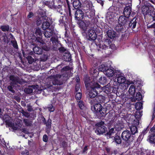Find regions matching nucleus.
I'll use <instances>...</instances> for the list:
<instances>
[{
	"mask_svg": "<svg viewBox=\"0 0 155 155\" xmlns=\"http://www.w3.org/2000/svg\"><path fill=\"white\" fill-rule=\"evenodd\" d=\"M90 78L86 76L84 78V81L86 87L88 91L87 92V98L90 104H93L95 102V98L98 95L97 90L101 86L96 81H90Z\"/></svg>",
	"mask_w": 155,
	"mask_h": 155,
	"instance_id": "f257e3e1",
	"label": "nucleus"
},
{
	"mask_svg": "<svg viewBox=\"0 0 155 155\" xmlns=\"http://www.w3.org/2000/svg\"><path fill=\"white\" fill-rule=\"evenodd\" d=\"M92 110L96 115L97 117L99 119H103L107 114L106 107H104L100 103L94 102V104H90Z\"/></svg>",
	"mask_w": 155,
	"mask_h": 155,
	"instance_id": "f03ea898",
	"label": "nucleus"
},
{
	"mask_svg": "<svg viewBox=\"0 0 155 155\" xmlns=\"http://www.w3.org/2000/svg\"><path fill=\"white\" fill-rule=\"evenodd\" d=\"M121 137L123 144L125 147H127L135 143L136 137L135 136L132 135L128 130H124L122 132Z\"/></svg>",
	"mask_w": 155,
	"mask_h": 155,
	"instance_id": "7ed1b4c3",
	"label": "nucleus"
},
{
	"mask_svg": "<svg viewBox=\"0 0 155 155\" xmlns=\"http://www.w3.org/2000/svg\"><path fill=\"white\" fill-rule=\"evenodd\" d=\"M142 12L143 14H148L147 21L148 23L155 21V9L150 5H145L142 8Z\"/></svg>",
	"mask_w": 155,
	"mask_h": 155,
	"instance_id": "20e7f679",
	"label": "nucleus"
},
{
	"mask_svg": "<svg viewBox=\"0 0 155 155\" xmlns=\"http://www.w3.org/2000/svg\"><path fill=\"white\" fill-rule=\"evenodd\" d=\"M111 41L110 40L108 39L105 40V41L102 44L101 43L96 44L97 47V49L99 51H100L102 53H105V54H108V53L107 52L108 51V50L111 48V46L113 47H115L114 45H111L110 44L111 43Z\"/></svg>",
	"mask_w": 155,
	"mask_h": 155,
	"instance_id": "39448f33",
	"label": "nucleus"
},
{
	"mask_svg": "<svg viewBox=\"0 0 155 155\" xmlns=\"http://www.w3.org/2000/svg\"><path fill=\"white\" fill-rule=\"evenodd\" d=\"M104 122L101 121L95 124L96 130L95 133L97 135H100L105 133L107 131V128L104 126Z\"/></svg>",
	"mask_w": 155,
	"mask_h": 155,
	"instance_id": "423d86ee",
	"label": "nucleus"
},
{
	"mask_svg": "<svg viewBox=\"0 0 155 155\" xmlns=\"http://www.w3.org/2000/svg\"><path fill=\"white\" fill-rule=\"evenodd\" d=\"M89 7L85 11V19L87 21H89L90 23L91 21L93 18L94 16V13L90 8V5L88 4ZM88 8V7H87Z\"/></svg>",
	"mask_w": 155,
	"mask_h": 155,
	"instance_id": "0eeeda50",
	"label": "nucleus"
},
{
	"mask_svg": "<svg viewBox=\"0 0 155 155\" xmlns=\"http://www.w3.org/2000/svg\"><path fill=\"white\" fill-rule=\"evenodd\" d=\"M74 12H71V13H74V18L75 20L79 21L82 20L84 16L83 12L81 10L78 9L76 10L74 9Z\"/></svg>",
	"mask_w": 155,
	"mask_h": 155,
	"instance_id": "6e6552de",
	"label": "nucleus"
},
{
	"mask_svg": "<svg viewBox=\"0 0 155 155\" xmlns=\"http://www.w3.org/2000/svg\"><path fill=\"white\" fill-rule=\"evenodd\" d=\"M86 34L87 38L89 40L94 41L97 38V35L93 30H88Z\"/></svg>",
	"mask_w": 155,
	"mask_h": 155,
	"instance_id": "1a4fd4ad",
	"label": "nucleus"
},
{
	"mask_svg": "<svg viewBox=\"0 0 155 155\" xmlns=\"http://www.w3.org/2000/svg\"><path fill=\"white\" fill-rule=\"evenodd\" d=\"M114 29L119 33H123L126 31V28L125 25L118 23L114 28Z\"/></svg>",
	"mask_w": 155,
	"mask_h": 155,
	"instance_id": "9d476101",
	"label": "nucleus"
},
{
	"mask_svg": "<svg viewBox=\"0 0 155 155\" xmlns=\"http://www.w3.org/2000/svg\"><path fill=\"white\" fill-rule=\"evenodd\" d=\"M9 79L12 81L14 84H22V80L17 76H15L14 75H11L9 76Z\"/></svg>",
	"mask_w": 155,
	"mask_h": 155,
	"instance_id": "9b49d317",
	"label": "nucleus"
},
{
	"mask_svg": "<svg viewBox=\"0 0 155 155\" xmlns=\"http://www.w3.org/2000/svg\"><path fill=\"white\" fill-rule=\"evenodd\" d=\"M55 1V0H42V2L43 5L51 8H55V7L54 6Z\"/></svg>",
	"mask_w": 155,
	"mask_h": 155,
	"instance_id": "f8f14e48",
	"label": "nucleus"
},
{
	"mask_svg": "<svg viewBox=\"0 0 155 155\" xmlns=\"http://www.w3.org/2000/svg\"><path fill=\"white\" fill-rule=\"evenodd\" d=\"M120 85V84L117 81L114 82L112 87V91L114 93L116 94L117 93L120 92L121 89L119 88Z\"/></svg>",
	"mask_w": 155,
	"mask_h": 155,
	"instance_id": "ddd939ff",
	"label": "nucleus"
},
{
	"mask_svg": "<svg viewBox=\"0 0 155 155\" xmlns=\"http://www.w3.org/2000/svg\"><path fill=\"white\" fill-rule=\"evenodd\" d=\"M129 17L125 16V15H121L120 16L119 18L118 19V23H121V24L125 25H127V23H128V19Z\"/></svg>",
	"mask_w": 155,
	"mask_h": 155,
	"instance_id": "4468645a",
	"label": "nucleus"
},
{
	"mask_svg": "<svg viewBox=\"0 0 155 155\" xmlns=\"http://www.w3.org/2000/svg\"><path fill=\"white\" fill-rule=\"evenodd\" d=\"M121 137L120 135H118L117 133L112 138V142L116 144H121L122 140Z\"/></svg>",
	"mask_w": 155,
	"mask_h": 155,
	"instance_id": "2eb2a0df",
	"label": "nucleus"
},
{
	"mask_svg": "<svg viewBox=\"0 0 155 155\" xmlns=\"http://www.w3.org/2000/svg\"><path fill=\"white\" fill-rule=\"evenodd\" d=\"M78 21V24L79 27L84 29L85 28L86 26H88L90 24L89 21H87L85 19L84 21L81 20V21Z\"/></svg>",
	"mask_w": 155,
	"mask_h": 155,
	"instance_id": "dca6fc26",
	"label": "nucleus"
},
{
	"mask_svg": "<svg viewBox=\"0 0 155 155\" xmlns=\"http://www.w3.org/2000/svg\"><path fill=\"white\" fill-rule=\"evenodd\" d=\"M52 120L50 117L48 118L47 122L45 124L46 125L45 130L46 133L48 134L50 133L51 128V124H52Z\"/></svg>",
	"mask_w": 155,
	"mask_h": 155,
	"instance_id": "f3484780",
	"label": "nucleus"
},
{
	"mask_svg": "<svg viewBox=\"0 0 155 155\" xmlns=\"http://www.w3.org/2000/svg\"><path fill=\"white\" fill-rule=\"evenodd\" d=\"M131 12V7L130 6H126L124 9L123 14L124 15L129 18Z\"/></svg>",
	"mask_w": 155,
	"mask_h": 155,
	"instance_id": "a211bd4d",
	"label": "nucleus"
},
{
	"mask_svg": "<svg viewBox=\"0 0 155 155\" xmlns=\"http://www.w3.org/2000/svg\"><path fill=\"white\" fill-rule=\"evenodd\" d=\"M138 20L137 18L136 17L133 18L128 23V26L131 29H133L136 28Z\"/></svg>",
	"mask_w": 155,
	"mask_h": 155,
	"instance_id": "6ab92c4d",
	"label": "nucleus"
},
{
	"mask_svg": "<svg viewBox=\"0 0 155 155\" xmlns=\"http://www.w3.org/2000/svg\"><path fill=\"white\" fill-rule=\"evenodd\" d=\"M90 73L92 75V77H93V80H91L90 81H95L96 78L98 74V72L97 70L95 69L94 68H92L90 72Z\"/></svg>",
	"mask_w": 155,
	"mask_h": 155,
	"instance_id": "aec40b11",
	"label": "nucleus"
},
{
	"mask_svg": "<svg viewBox=\"0 0 155 155\" xmlns=\"http://www.w3.org/2000/svg\"><path fill=\"white\" fill-rule=\"evenodd\" d=\"M105 97L102 95L97 96L95 98L96 103L102 104L104 103L105 100Z\"/></svg>",
	"mask_w": 155,
	"mask_h": 155,
	"instance_id": "412c9836",
	"label": "nucleus"
},
{
	"mask_svg": "<svg viewBox=\"0 0 155 155\" xmlns=\"http://www.w3.org/2000/svg\"><path fill=\"white\" fill-rule=\"evenodd\" d=\"M115 133L114 130V129L113 128H112L110 129L105 134V135L106 136L107 139L112 138L114 137L113 135Z\"/></svg>",
	"mask_w": 155,
	"mask_h": 155,
	"instance_id": "4be33fe9",
	"label": "nucleus"
},
{
	"mask_svg": "<svg viewBox=\"0 0 155 155\" xmlns=\"http://www.w3.org/2000/svg\"><path fill=\"white\" fill-rule=\"evenodd\" d=\"M63 59L66 61H70L71 60V55L70 52L68 51L63 54Z\"/></svg>",
	"mask_w": 155,
	"mask_h": 155,
	"instance_id": "5701e85b",
	"label": "nucleus"
},
{
	"mask_svg": "<svg viewBox=\"0 0 155 155\" xmlns=\"http://www.w3.org/2000/svg\"><path fill=\"white\" fill-rule=\"evenodd\" d=\"M50 55V53L49 52H44V54L41 55L40 58V61H46Z\"/></svg>",
	"mask_w": 155,
	"mask_h": 155,
	"instance_id": "b1692460",
	"label": "nucleus"
},
{
	"mask_svg": "<svg viewBox=\"0 0 155 155\" xmlns=\"http://www.w3.org/2000/svg\"><path fill=\"white\" fill-rule=\"evenodd\" d=\"M112 87L110 85L106 86L103 87V91L107 94H110L113 93L112 91Z\"/></svg>",
	"mask_w": 155,
	"mask_h": 155,
	"instance_id": "393cba45",
	"label": "nucleus"
},
{
	"mask_svg": "<svg viewBox=\"0 0 155 155\" xmlns=\"http://www.w3.org/2000/svg\"><path fill=\"white\" fill-rule=\"evenodd\" d=\"M81 4L79 0H74L73 2V6L74 9L76 10L81 7Z\"/></svg>",
	"mask_w": 155,
	"mask_h": 155,
	"instance_id": "a878e982",
	"label": "nucleus"
},
{
	"mask_svg": "<svg viewBox=\"0 0 155 155\" xmlns=\"http://www.w3.org/2000/svg\"><path fill=\"white\" fill-rule=\"evenodd\" d=\"M129 128L132 135L135 136V134L138 132V128L136 126L131 125Z\"/></svg>",
	"mask_w": 155,
	"mask_h": 155,
	"instance_id": "bb28decb",
	"label": "nucleus"
},
{
	"mask_svg": "<svg viewBox=\"0 0 155 155\" xmlns=\"http://www.w3.org/2000/svg\"><path fill=\"white\" fill-rule=\"evenodd\" d=\"M50 40L51 41L54 45H55L58 44H60V41L58 40V37L56 36H52Z\"/></svg>",
	"mask_w": 155,
	"mask_h": 155,
	"instance_id": "cd10ccee",
	"label": "nucleus"
},
{
	"mask_svg": "<svg viewBox=\"0 0 155 155\" xmlns=\"http://www.w3.org/2000/svg\"><path fill=\"white\" fill-rule=\"evenodd\" d=\"M54 33V31L53 30L48 29L45 32L44 35L45 37L47 38H50L52 36Z\"/></svg>",
	"mask_w": 155,
	"mask_h": 155,
	"instance_id": "c85d7f7f",
	"label": "nucleus"
},
{
	"mask_svg": "<svg viewBox=\"0 0 155 155\" xmlns=\"http://www.w3.org/2000/svg\"><path fill=\"white\" fill-rule=\"evenodd\" d=\"M50 25V24L49 22L47 20L45 21H43L42 25V28L44 30H45L47 29H49V27Z\"/></svg>",
	"mask_w": 155,
	"mask_h": 155,
	"instance_id": "c756f323",
	"label": "nucleus"
},
{
	"mask_svg": "<svg viewBox=\"0 0 155 155\" xmlns=\"http://www.w3.org/2000/svg\"><path fill=\"white\" fill-rule=\"evenodd\" d=\"M42 37V36L36 37L35 41L38 44H39L40 45L45 44V43L43 40Z\"/></svg>",
	"mask_w": 155,
	"mask_h": 155,
	"instance_id": "7c9ffc66",
	"label": "nucleus"
},
{
	"mask_svg": "<svg viewBox=\"0 0 155 155\" xmlns=\"http://www.w3.org/2000/svg\"><path fill=\"white\" fill-rule=\"evenodd\" d=\"M107 34L110 39L113 38L116 36V32L111 30H108L107 32Z\"/></svg>",
	"mask_w": 155,
	"mask_h": 155,
	"instance_id": "2f4dec72",
	"label": "nucleus"
},
{
	"mask_svg": "<svg viewBox=\"0 0 155 155\" xmlns=\"http://www.w3.org/2000/svg\"><path fill=\"white\" fill-rule=\"evenodd\" d=\"M150 143L151 144L155 143V134H151L148 137L147 139Z\"/></svg>",
	"mask_w": 155,
	"mask_h": 155,
	"instance_id": "473e14b6",
	"label": "nucleus"
},
{
	"mask_svg": "<svg viewBox=\"0 0 155 155\" xmlns=\"http://www.w3.org/2000/svg\"><path fill=\"white\" fill-rule=\"evenodd\" d=\"M106 75L108 77H111L114 74V72L113 70L111 69L107 68L105 71Z\"/></svg>",
	"mask_w": 155,
	"mask_h": 155,
	"instance_id": "72a5a7b5",
	"label": "nucleus"
},
{
	"mask_svg": "<svg viewBox=\"0 0 155 155\" xmlns=\"http://www.w3.org/2000/svg\"><path fill=\"white\" fill-rule=\"evenodd\" d=\"M33 51L38 54H41L43 53L42 49L38 47H35L33 48Z\"/></svg>",
	"mask_w": 155,
	"mask_h": 155,
	"instance_id": "f704fd0d",
	"label": "nucleus"
},
{
	"mask_svg": "<svg viewBox=\"0 0 155 155\" xmlns=\"http://www.w3.org/2000/svg\"><path fill=\"white\" fill-rule=\"evenodd\" d=\"M128 92L130 95L134 96L135 92V87L133 85H131L129 89Z\"/></svg>",
	"mask_w": 155,
	"mask_h": 155,
	"instance_id": "c9c22d12",
	"label": "nucleus"
},
{
	"mask_svg": "<svg viewBox=\"0 0 155 155\" xmlns=\"http://www.w3.org/2000/svg\"><path fill=\"white\" fill-rule=\"evenodd\" d=\"M37 13L40 15L41 17H43L46 18L47 17L46 13V10H44L42 9H40L38 11Z\"/></svg>",
	"mask_w": 155,
	"mask_h": 155,
	"instance_id": "e433bc0d",
	"label": "nucleus"
},
{
	"mask_svg": "<svg viewBox=\"0 0 155 155\" xmlns=\"http://www.w3.org/2000/svg\"><path fill=\"white\" fill-rule=\"evenodd\" d=\"M59 45L61 46L60 47L58 48V50L60 53L64 54V53L68 51L67 49L64 47L63 45L61 43H60Z\"/></svg>",
	"mask_w": 155,
	"mask_h": 155,
	"instance_id": "4c0bfd02",
	"label": "nucleus"
},
{
	"mask_svg": "<svg viewBox=\"0 0 155 155\" xmlns=\"http://www.w3.org/2000/svg\"><path fill=\"white\" fill-rule=\"evenodd\" d=\"M117 82L119 84L124 83L125 81V78L122 76H119L117 78Z\"/></svg>",
	"mask_w": 155,
	"mask_h": 155,
	"instance_id": "58836bf2",
	"label": "nucleus"
},
{
	"mask_svg": "<svg viewBox=\"0 0 155 155\" xmlns=\"http://www.w3.org/2000/svg\"><path fill=\"white\" fill-rule=\"evenodd\" d=\"M67 5H68V10L69 12L68 15L69 17L70 18H71L72 15L71 14V12H74V9L73 8L72 9H71L70 8V3L69 1H67Z\"/></svg>",
	"mask_w": 155,
	"mask_h": 155,
	"instance_id": "ea45409f",
	"label": "nucleus"
},
{
	"mask_svg": "<svg viewBox=\"0 0 155 155\" xmlns=\"http://www.w3.org/2000/svg\"><path fill=\"white\" fill-rule=\"evenodd\" d=\"M99 82L101 84H105L107 83V78L104 77H101L99 79Z\"/></svg>",
	"mask_w": 155,
	"mask_h": 155,
	"instance_id": "a19ab883",
	"label": "nucleus"
},
{
	"mask_svg": "<svg viewBox=\"0 0 155 155\" xmlns=\"http://www.w3.org/2000/svg\"><path fill=\"white\" fill-rule=\"evenodd\" d=\"M1 29L3 31H8L9 30L10 27L9 25H3L1 26Z\"/></svg>",
	"mask_w": 155,
	"mask_h": 155,
	"instance_id": "79ce46f5",
	"label": "nucleus"
},
{
	"mask_svg": "<svg viewBox=\"0 0 155 155\" xmlns=\"http://www.w3.org/2000/svg\"><path fill=\"white\" fill-rule=\"evenodd\" d=\"M143 104L141 102H138L136 103L135 107L137 110H140L143 108Z\"/></svg>",
	"mask_w": 155,
	"mask_h": 155,
	"instance_id": "37998d69",
	"label": "nucleus"
},
{
	"mask_svg": "<svg viewBox=\"0 0 155 155\" xmlns=\"http://www.w3.org/2000/svg\"><path fill=\"white\" fill-rule=\"evenodd\" d=\"M45 19L46 18H44L43 17H38V18L37 20L36 21V23L37 25L38 26H39L42 23H43V21H44Z\"/></svg>",
	"mask_w": 155,
	"mask_h": 155,
	"instance_id": "c03bdc74",
	"label": "nucleus"
},
{
	"mask_svg": "<svg viewBox=\"0 0 155 155\" xmlns=\"http://www.w3.org/2000/svg\"><path fill=\"white\" fill-rule=\"evenodd\" d=\"M35 34L36 37L38 36H42V33L41 30L39 28H36V29Z\"/></svg>",
	"mask_w": 155,
	"mask_h": 155,
	"instance_id": "a18cd8bd",
	"label": "nucleus"
},
{
	"mask_svg": "<svg viewBox=\"0 0 155 155\" xmlns=\"http://www.w3.org/2000/svg\"><path fill=\"white\" fill-rule=\"evenodd\" d=\"M65 18L66 19V17L63 16H61L59 20V22L60 24H61L62 26H65L66 25V21L64 20V18Z\"/></svg>",
	"mask_w": 155,
	"mask_h": 155,
	"instance_id": "49530a36",
	"label": "nucleus"
},
{
	"mask_svg": "<svg viewBox=\"0 0 155 155\" xmlns=\"http://www.w3.org/2000/svg\"><path fill=\"white\" fill-rule=\"evenodd\" d=\"M107 68V67L104 64H102L99 66V70L104 72H105V71Z\"/></svg>",
	"mask_w": 155,
	"mask_h": 155,
	"instance_id": "de8ad7c7",
	"label": "nucleus"
},
{
	"mask_svg": "<svg viewBox=\"0 0 155 155\" xmlns=\"http://www.w3.org/2000/svg\"><path fill=\"white\" fill-rule=\"evenodd\" d=\"M11 42L13 47L16 49H18V46L17 43V41L15 39L14 40H11Z\"/></svg>",
	"mask_w": 155,
	"mask_h": 155,
	"instance_id": "09e8293b",
	"label": "nucleus"
},
{
	"mask_svg": "<svg viewBox=\"0 0 155 155\" xmlns=\"http://www.w3.org/2000/svg\"><path fill=\"white\" fill-rule=\"evenodd\" d=\"M47 108L50 112H53L55 108L52 104H48Z\"/></svg>",
	"mask_w": 155,
	"mask_h": 155,
	"instance_id": "8fccbe9b",
	"label": "nucleus"
},
{
	"mask_svg": "<svg viewBox=\"0 0 155 155\" xmlns=\"http://www.w3.org/2000/svg\"><path fill=\"white\" fill-rule=\"evenodd\" d=\"M26 59L29 64H31L34 62V60L31 56L28 55L26 57Z\"/></svg>",
	"mask_w": 155,
	"mask_h": 155,
	"instance_id": "3c124183",
	"label": "nucleus"
},
{
	"mask_svg": "<svg viewBox=\"0 0 155 155\" xmlns=\"http://www.w3.org/2000/svg\"><path fill=\"white\" fill-rule=\"evenodd\" d=\"M78 105L79 108L81 110H83L84 107V102L82 101H79L78 102Z\"/></svg>",
	"mask_w": 155,
	"mask_h": 155,
	"instance_id": "603ef678",
	"label": "nucleus"
},
{
	"mask_svg": "<svg viewBox=\"0 0 155 155\" xmlns=\"http://www.w3.org/2000/svg\"><path fill=\"white\" fill-rule=\"evenodd\" d=\"M42 50H44L45 51V52H49L50 50V48L49 47H48L46 45V44L42 45Z\"/></svg>",
	"mask_w": 155,
	"mask_h": 155,
	"instance_id": "864d4df0",
	"label": "nucleus"
},
{
	"mask_svg": "<svg viewBox=\"0 0 155 155\" xmlns=\"http://www.w3.org/2000/svg\"><path fill=\"white\" fill-rule=\"evenodd\" d=\"M24 91L25 93L27 94H30L33 92L32 89L30 88H25Z\"/></svg>",
	"mask_w": 155,
	"mask_h": 155,
	"instance_id": "5fc2aeb1",
	"label": "nucleus"
},
{
	"mask_svg": "<svg viewBox=\"0 0 155 155\" xmlns=\"http://www.w3.org/2000/svg\"><path fill=\"white\" fill-rule=\"evenodd\" d=\"M52 84L54 85H60L61 84V83L59 80L57 79H54L52 81Z\"/></svg>",
	"mask_w": 155,
	"mask_h": 155,
	"instance_id": "6e6d98bb",
	"label": "nucleus"
},
{
	"mask_svg": "<svg viewBox=\"0 0 155 155\" xmlns=\"http://www.w3.org/2000/svg\"><path fill=\"white\" fill-rule=\"evenodd\" d=\"M23 122L27 126H31V123L30 122L29 120L26 119H24L23 120Z\"/></svg>",
	"mask_w": 155,
	"mask_h": 155,
	"instance_id": "4d7b16f0",
	"label": "nucleus"
},
{
	"mask_svg": "<svg viewBox=\"0 0 155 155\" xmlns=\"http://www.w3.org/2000/svg\"><path fill=\"white\" fill-rule=\"evenodd\" d=\"M136 99L138 101H140L142 98L141 94L140 92L137 93L136 96Z\"/></svg>",
	"mask_w": 155,
	"mask_h": 155,
	"instance_id": "13d9d810",
	"label": "nucleus"
},
{
	"mask_svg": "<svg viewBox=\"0 0 155 155\" xmlns=\"http://www.w3.org/2000/svg\"><path fill=\"white\" fill-rule=\"evenodd\" d=\"M82 97V93L80 92H77L75 95V98L77 100H80Z\"/></svg>",
	"mask_w": 155,
	"mask_h": 155,
	"instance_id": "bf43d9fd",
	"label": "nucleus"
},
{
	"mask_svg": "<svg viewBox=\"0 0 155 155\" xmlns=\"http://www.w3.org/2000/svg\"><path fill=\"white\" fill-rule=\"evenodd\" d=\"M142 155H153V154L151 152L150 150H146L144 152V153L143 152L141 153Z\"/></svg>",
	"mask_w": 155,
	"mask_h": 155,
	"instance_id": "052dcab7",
	"label": "nucleus"
},
{
	"mask_svg": "<svg viewBox=\"0 0 155 155\" xmlns=\"http://www.w3.org/2000/svg\"><path fill=\"white\" fill-rule=\"evenodd\" d=\"M70 69V68L69 66H66L64 67L61 70V71L63 72L64 71H68Z\"/></svg>",
	"mask_w": 155,
	"mask_h": 155,
	"instance_id": "680f3d73",
	"label": "nucleus"
},
{
	"mask_svg": "<svg viewBox=\"0 0 155 155\" xmlns=\"http://www.w3.org/2000/svg\"><path fill=\"white\" fill-rule=\"evenodd\" d=\"M7 88L9 91L11 92L12 93H14L15 92V91L14 90L12 85H10L8 86Z\"/></svg>",
	"mask_w": 155,
	"mask_h": 155,
	"instance_id": "e2e57ef3",
	"label": "nucleus"
},
{
	"mask_svg": "<svg viewBox=\"0 0 155 155\" xmlns=\"http://www.w3.org/2000/svg\"><path fill=\"white\" fill-rule=\"evenodd\" d=\"M21 113L23 115L26 117H28L29 116V113L28 112L25 111L23 110H22Z\"/></svg>",
	"mask_w": 155,
	"mask_h": 155,
	"instance_id": "0e129e2a",
	"label": "nucleus"
},
{
	"mask_svg": "<svg viewBox=\"0 0 155 155\" xmlns=\"http://www.w3.org/2000/svg\"><path fill=\"white\" fill-rule=\"evenodd\" d=\"M155 117V102L154 104V106L153 108V112L152 114V120H153Z\"/></svg>",
	"mask_w": 155,
	"mask_h": 155,
	"instance_id": "69168bd1",
	"label": "nucleus"
},
{
	"mask_svg": "<svg viewBox=\"0 0 155 155\" xmlns=\"http://www.w3.org/2000/svg\"><path fill=\"white\" fill-rule=\"evenodd\" d=\"M80 85L79 83H77L75 85V91L76 92H78L80 89Z\"/></svg>",
	"mask_w": 155,
	"mask_h": 155,
	"instance_id": "338daca9",
	"label": "nucleus"
},
{
	"mask_svg": "<svg viewBox=\"0 0 155 155\" xmlns=\"http://www.w3.org/2000/svg\"><path fill=\"white\" fill-rule=\"evenodd\" d=\"M67 142L66 141H62L61 143V146L62 147L64 148L65 149L67 147Z\"/></svg>",
	"mask_w": 155,
	"mask_h": 155,
	"instance_id": "774afa93",
	"label": "nucleus"
}]
</instances>
